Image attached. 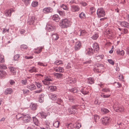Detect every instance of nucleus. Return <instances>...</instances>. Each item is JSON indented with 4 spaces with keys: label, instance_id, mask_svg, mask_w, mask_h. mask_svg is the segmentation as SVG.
<instances>
[{
    "label": "nucleus",
    "instance_id": "36",
    "mask_svg": "<svg viewBox=\"0 0 129 129\" xmlns=\"http://www.w3.org/2000/svg\"><path fill=\"white\" fill-rule=\"evenodd\" d=\"M6 73L5 71L3 70L0 71V77H3L6 76Z\"/></svg>",
    "mask_w": 129,
    "mask_h": 129
},
{
    "label": "nucleus",
    "instance_id": "31",
    "mask_svg": "<svg viewBox=\"0 0 129 129\" xmlns=\"http://www.w3.org/2000/svg\"><path fill=\"white\" fill-rule=\"evenodd\" d=\"M44 94L42 93L40 95V97L39 99V102L42 103L43 102L44 97Z\"/></svg>",
    "mask_w": 129,
    "mask_h": 129
},
{
    "label": "nucleus",
    "instance_id": "59",
    "mask_svg": "<svg viewBox=\"0 0 129 129\" xmlns=\"http://www.w3.org/2000/svg\"><path fill=\"white\" fill-rule=\"evenodd\" d=\"M62 102V100L61 99L58 98L56 103L57 104L60 105L61 104Z\"/></svg>",
    "mask_w": 129,
    "mask_h": 129
},
{
    "label": "nucleus",
    "instance_id": "48",
    "mask_svg": "<svg viewBox=\"0 0 129 129\" xmlns=\"http://www.w3.org/2000/svg\"><path fill=\"white\" fill-rule=\"evenodd\" d=\"M4 56L0 54V63H3L4 62Z\"/></svg>",
    "mask_w": 129,
    "mask_h": 129
},
{
    "label": "nucleus",
    "instance_id": "4",
    "mask_svg": "<svg viewBox=\"0 0 129 129\" xmlns=\"http://www.w3.org/2000/svg\"><path fill=\"white\" fill-rule=\"evenodd\" d=\"M77 105H74L71 107H69L68 109V111L69 114H74L77 112Z\"/></svg>",
    "mask_w": 129,
    "mask_h": 129
},
{
    "label": "nucleus",
    "instance_id": "19",
    "mask_svg": "<svg viewBox=\"0 0 129 129\" xmlns=\"http://www.w3.org/2000/svg\"><path fill=\"white\" fill-rule=\"evenodd\" d=\"M52 19L56 22H58L60 19L59 16L57 14L53 15L52 17Z\"/></svg>",
    "mask_w": 129,
    "mask_h": 129
},
{
    "label": "nucleus",
    "instance_id": "42",
    "mask_svg": "<svg viewBox=\"0 0 129 129\" xmlns=\"http://www.w3.org/2000/svg\"><path fill=\"white\" fill-rule=\"evenodd\" d=\"M62 63V61L60 60H57L55 61L54 62V64L55 65H58Z\"/></svg>",
    "mask_w": 129,
    "mask_h": 129
},
{
    "label": "nucleus",
    "instance_id": "23",
    "mask_svg": "<svg viewBox=\"0 0 129 129\" xmlns=\"http://www.w3.org/2000/svg\"><path fill=\"white\" fill-rule=\"evenodd\" d=\"M44 48V46H41L40 47H37V48L35 49L36 51L35 52V53L38 54L40 53L42 51V49Z\"/></svg>",
    "mask_w": 129,
    "mask_h": 129
},
{
    "label": "nucleus",
    "instance_id": "20",
    "mask_svg": "<svg viewBox=\"0 0 129 129\" xmlns=\"http://www.w3.org/2000/svg\"><path fill=\"white\" fill-rule=\"evenodd\" d=\"M9 69L10 72L11 74L13 75H15L16 73V70L15 68L13 67H9Z\"/></svg>",
    "mask_w": 129,
    "mask_h": 129
},
{
    "label": "nucleus",
    "instance_id": "2",
    "mask_svg": "<svg viewBox=\"0 0 129 129\" xmlns=\"http://www.w3.org/2000/svg\"><path fill=\"white\" fill-rule=\"evenodd\" d=\"M19 119L23 120L24 122H30L31 119V117L28 114H23V116L20 117Z\"/></svg>",
    "mask_w": 129,
    "mask_h": 129
},
{
    "label": "nucleus",
    "instance_id": "37",
    "mask_svg": "<svg viewBox=\"0 0 129 129\" xmlns=\"http://www.w3.org/2000/svg\"><path fill=\"white\" fill-rule=\"evenodd\" d=\"M60 7L64 10L66 11L68 10V7L65 5L62 4V5H61L60 6Z\"/></svg>",
    "mask_w": 129,
    "mask_h": 129
},
{
    "label": "nucleus",
    "instance_id": "64",
    "mask_svg": "<svg viewBox=\"0 0 129 129\" xmlns=\"http://www.w3.org/2000/svg\"><path fill=\"white\" fill-rule=\"evenodd\" d=\"M93 71L94 72H100V71L99 70V69H97L96 67L94 68Z\"/></svg>",
    "mask_w": 129,
    "mask_h": 129
},
{
    "label": "nucleus",
    "instance_id": "15",
    "mask_svg": "<svg viewBox=\"0 0 129 129\" xmlns=\"http://www.w3.org/2000/svg\"><path fill=\"white\" fill-rule=\"evenodd\" d=\"M59 35L56 33L52 34L51 36L52 39L55 41L57 40L59 38Z\"/></svg>",
    "mask_w": 129,
    "mask_h": 129
},
{
    "label": "nucleus",
    "instance_id": "25",
    "mask_svg": "<svg viewBox=\"0 0 129 129\" xmlns=\"http://www.w3.org/2000/svg\"><path fill=\"white\" fill-rule=\"evenodd\" d=\"M81 92L84 95L87 94L89 92L87 88H83L81 90Z\"/></svg>",
    "mask_w": 129,
    "mask_h": 129
},
{
    "label": "nucleus",
    "instance_id": "11",
    "mask_svg": "<svg viewBox=\"0 0 129 129\" xmlns=\"http://www.w3.org/2000/svg\"><path fill=\"white\" fill-rule=\"evenodd\" d=\"M53 11V9L50 7H47L44 8L43 9V12L46 14L51 13Z\"/></svg>",
    "mask_w": 129,
    "mask_h": 129
},
{
    "label": "nucleus",
    "instance_id": "53",
    "mask_svg": "<svg viewBox=\"0 0 129 129\" xmlns=\"http://www.w3.org/2000/svg\"><path fill=\"white\" fill-rule=\"evenodd\" d=\"M22 1L24 3L26 6L29 5L30 3V0H22Z\"/></svg>",
    "mask_w": 129,
    "mask_h": 129
},
{
    "label": "nucleus",
    "instance_id": "45",
    "mask_svg": "<svg viewBox=\"0 0 129 129\" xmlns=\"http://www.w3.org/2000/svg\"><path fill=\"white\" fill-rule=\"evenodd\" d=\"M71 92H73V93H74L75 92H77L78 93V90L77 88L74 87L73 88H72L71 89H70L69 90Z\"/></svg>",
    "mask_w": 129,
    "mask_h": 129
},
{
    "label": "nucleus",
    "instance_id": "26",
    "mask_svg": "<svg viewBox=\"0 0 129 129\" xmlns=\"http://www.w3.org/2000/svg\"><path fill=\"white\" fill-rule=\"evenodd\" d=\"M116 51L117 54L120 55H123L124 53V52L123 50H120L119 49H118L116 50Z\"/></svg>",
    "mask_w": 129,
    "mask_h": 129
},
{
    "label": "nucleus",
    "instance_id": "58",
    "mask_svg": "<svg viewBox=\"0 0 129 129\" xmlns=\"http://www.w3.org/2000/svg\"><path fill=\"white\" fill-rule=\"evenodd\" d=\"M56 12L57 13H59L60 15L62 16L63 15L64 13L62 11H60L58 9H57L56 10Z\"/></svg>",
    "mask_w": 129,
    "mask_h": 129
},
{
    "label": "nucleus",
    "instance_id": "56",
    "mask_svg": "<svg viewBox=\"0 0 129 129\" xmlns=\"http://www.w3.org/2000/svg\"><path fill=\"white\" fill-rule=\"evenodd\" d=\"M7 68V67L6 65L1 64L0 65V69H6Z\"/></svg>",
    "mask_w": 129,
    "mask_h": 129
},
{
    "label": "nucleus",
    "instance_id": "24",
    "mask_svg": "<svg viewBox=\"0 0 129 129\" xmlns=\"http://www.w3.org/2000/svg\"><path fill=\"white\" fill-rule=\"evenodd\" d=\"M48 90L51 91H53L56 90V87L54 86H49L47 88Z\"/></svg>",
    "mask_w": 129,
    "mask_h": 129
},
{
    "label": "nucleus",
    "instance_id": "35",
    "mask_svg": "<svg viewBox=\"0 0 129 129\" xmlns=\"http://www.w3.org/2000/svg\"><path fill=\"white\" fill-rule=\"evenodd\" d=\"M101 111L102 113L104 114H105L108 113L109 111L107 109L105 108H101Z\"/></svg>",
    "mask_w": 129,
    "mask_h": 129
},
{
    "label": "nucleus",
    "instance_id": "44",
    "mask_svg": "<svg viewBox=\"0 0 129 129\" xmlns=\"http://www.w3.org/2000/svg\"><path fill=\"white\" fill-rule=\"evenodd\" d=\"M114 84L117 88H119L121 87V84L118 82H115L114 83Z\"/></svg>",
    "mask_w": 129,
    "mask_h": 129
},
{
    "label": "nucleus",
    "instance_id": "30",
    "mask_svg": "<svg viewBox=\"0 0 129 129\" xmlns=\"http://www.w3.org/2000/svg\"><path fill=\"white\" fill-rule=\"evenodd\" d=\"M33 118L34 123L35 125L37 126L39 125V123L37 118L35 117H33Z\"/></svg>",
    "mask_w": 129,
    "mask_h": 129
},
{
    "label": "nucleus",
    "instance_id": "14",
    "mask_svg": "<svg viewBox=\"0 0 129 129\" xmlns=\"http://www.w3.org/2000/svg\"><path fill=\"white\" fill-rule=\"evenodd\" d=\"M26 88H28L30 90H32L35 89L36 88V87L34 84L31 83L27 85Z\"/></svg>",
    "mask_w": 129,
    "mask_h": 129
},
{
    "label": "nucleus",
    "instance_id": "13",
    "mask_svg": "<svg viewBox=\"0 0 129 129\" xmlns=\"http://www.w3.org/2000/svg\"><path fill=\"white\" fill-rule=\"evenodd\" d=\"M81 43L80 41L77 42L74 46V49L76 50H78L81 47Z\"/></svg>",
    "mask_w": 129,
    "mask_h": 129
},
{
    "label": "nucleus",
    "instance_id": "41",
    "mask_svg": "<svg viewBox=\"0 0 129 129\" xmlns=\"http://www.w3.org/2000/svg\"><path fill=\"white\" fill-rule=\"evenodd\" d=\"M30 69L29 70L30 72H36L37 71L36 69L34 67H30Z\"/></svg>",
    "mask_w": 129,
    "mask_h": 129
},
{
    "label": "nucleus",
    "instance_id": "57",
    "mask_svg": "<svg viewBox=\"0 0 129 129\" xmlns=\"http://www.w3.org/2000/svg\"><path fill=\"white\" fill-rule=\"evenodd\" d=\"M101 96V97L103 98H108L110 96V94H108V95H100Z\"/></svg>",
    "mask_w": 129,
    "mask_h": 129
},
{
    "label": "nucleus",
    "instance_id": "12",
    "mask_svg": "<svg viewBox=\"0 0 129 129\" xmlns=\"http://www.w3.org/2000/svg\"><path fill=\"white\" fill-rule=\"evenodd\" d=\"M92 47L94 52H98L99 50V47L98 44L97 43H95L93 44Z\"/></svg>",
    "mask_w": 129,
    "mask_h": 129
},
{
    "label": "nucleus",
    "instance_id": "22",
    "mask_svg": "<svg viewBox=\"0 0 129 129\" xmlns=\"http://www.w3.org/2000/svg\"><path fill=\"white\" fill-rule=\"evenodd\" d=\"M13 92V90L12 89L10 88H8L5 90V94H11Z\"/></svg>",
    "mask_w": 129,
    "mask_h": 129
},
{
    "label": "nucleus",
    "instance_id": "9",
    "mask_svg": "<svg viewBox=\"0 0 129 129\" xmlns=\"http://www.w3.org/2000/svg\"><path fill=\"white\" fill-rule=\"evenodd\" d=\"M111 120V119L110 118L108 117H105L103 118L102 122L104 125H107L110 122Z\"/></svg>",
    "mask_w": 129,
    "mask_h": 129
},
{
    "label": "nucleus",
    "instance_id": "29",
    "mask_svg": "<svg viewBox=\"0 0 129 129\" xmlns=\"http://www.w3.org/2000/svg\"><path fill=\"white\" fill-rule=\"evenodd\" d=\"M87 83H88L92 84L94 82V80L93 78L90 77L87 79Z\"/></svg>",
    "mask_w": 129,
    "mask_h": 129
},
{
    "label": "nucleus",
    "instance_id": "39",
    "mask_svg": "<svg viewBox=\"0 0 129 129\" xmlns=\"http://www.w3.org/2000/svg\"><path fill=\"white\" fill-rule=\"evenodd\" d=\"M60 124V122L59 121H56L53 123V125L55 127L58 128L59 127Z\"/></svg>",
    "mask_w": 129,
    "mask_h": 129
},
{
    "label": "nucleus",
    "instance_id": "43",
    "mask_svg": "<svg viewBox=\"0 0 129 129\" xmlns=\"http://www.w3.org/2000/svg\"><path fill=\"white\" fill-rule=\"evenodd\" d=\"M102 91L103 92H110V89L109 88L105 87L104 88L102 89Z\"/></svg>",
    "mask_w": 129,
    "mask_h": 129
},
{
    "label": "nucleus",
    "instance_id": "8",
    "mask_svg": "<svg viewBox=\"0 0 129 129\" xmlns=\"http://www.w3.org/2000/svg\"><path fill=\"white\" fill-rule=\"evenodd\" d=\"M46 28L47 31L50 32L55 30V27L54 25L48 23L46 25Z\"/></svg>",
    "mask_w": 129,
    "mask_h": 129
},
{
    "label": "nucleus",
    "instance_id": "21",
    "mask_svg": "<svg viewBox=\"0 0 129 129\" xmlns=\"http://www.w3.org/2000/svg\"><path fill=\"white\" fill-rule=\"evenodd\" d=\"M41 117L44 118H46V117L48 115V114H49V112L47 113H45L43 111H42L39 113Z\"/></svg>",
    "mask_w": 129,
    "mask_h": 129
},
{
    "label": "nucleus",
    "instance_id": "51",
    "mask_svg": "<svg viewBox=\"0 0 129 129\" xmlns=\"http://www.w3.org/2000/svg\"><path fill=\"white\" fill-rule=\"evenodd\" d=\"M38 5V2L37 1H34L31 4V5L33 7H35L37 6Z\"/></svg>",
    "mask_w": 129,
    "mask_h": 129
},
{
    "label": "nucleus",
    "instance_id": "52",
    "mask_svg": "<svg viewBox=\"0 0 129 129\" xmlns=\"http://www.w3.org/2000/svg\"><path fill=\"white\" fill-rule=\"evenodd\" d=\"M80 36H82L85 35L86 33V32L85 30H80Z\"/></svg>",
    "mask_w": 129,
    "mask_h": 129
},
{
    "label": "nucleus",
    "instance_id": "1",
    "mask_svg": "<svg viewBox=\"0 0 129 129\" xmlns=\"http://www.w3.org/2000/svg\"><path fill=\"white\" fill-rule=\"evenodd\" d=\"M71 23L70 21L67 19L62 20L61 21L60 23V26L62 28H66L70 26Z\"/></svg>",
    "mask_w": 129,
    "mask_h": 129
},
{
    "label": "nucleus",
    "instance_id": "6",
    "mask_svg": "<svg viewBox=\"0 0 129 129\" xmlns=\"http://www.w3.org/2000/svg\"><path fill=\"white\" fill-rule=\"evenodd\" d=\"M36 20V18L35 16H30L27 20V24L30 25H34Z\"/></svg>",
    "mask_w": 129,
    "mask_h": 129
},
{
    "label": "nucleus",
    "instance_id": "18",
    "mask_svg": "<svg viewBox=\"0 0 129 129\" xmlns=\"http://www.w3.org/2000/svg\"><path fill=\"white\" fill-rule=\"evenodd\" d=\"M49 96L51 99L54 101L56 100L57 98V95L54 94H49Z\"/></svg>",
    "mask_w": 129,
    "mask_h": 129
},
{
    "label": "nucleus",
    "instance_id": "47",
    "mask_svg": "<svg viewBox=\"0 0 129 129\" xmlns=\"http://www.w3.org/2000/svg\"><path fill=\"white\" fill-rule=\"evenodd\" d=\"M45 125H46V128L47 129H50L49 128L50 123L48 121H46L45 122Z\"/></svg>",
    "mask_w": 129,
    "mask_h": 129
},
{
    "label": "nucleus",
    "instance_id": "49",
    "mask_svg": "<svg viewBox=\"0 0 129 129\" xmlns=\"http://www.w3.org/2000/svg\"><path fill=\"white\" fill-rule=\"evenodd\" d=\"M35 83L37 87L39 88H41L42 86L41 83L39 82H35Z\"/></svg>",
    "mask_w": 129,
    "mask_h": 129
},
{
    "label": "nucleus",
    "instance_id": "46",
    "mask_svg": "<svg viewBox=\"0 0 129 129\" xmlns=\"http://www.w3.org/2000/svg\"><path fill=\"white\" fill-rule=\"evenodd\" d=\"M68 100L69 101L72 102H74V99L73 96L71 95H69L68 96Z\"/></svg>",
    "mask_w": 129,
    "mask_h": 129
},
{
    "label": "nucleus",
    "instance_id": "32",
    "mask_svg": "<svg viewBox=\"0 0 129 129\" xmlns=\"http://www.w3.org/2000/svg\"><path fill=\"white\" fill-rule=\"evenodd\" d=\"M104 57V56L103 55H98L95 56V58L97 60H100L103 59Z\"/></svg>",
    "mask_w": 129,
    "mask_h": 129
},
{
    "label": "nucleus",
    "instance_id": "7",
    "mask_svg": "<svg viewBox=\"0 0 129 129\" xmlns=\"http://www.w3.org/2000/svg\"><path fill=\"white\" fill-rule=\"evenodd\" d=\"M80 7L77 5H72L70 7V10L72 12H77L79 11Z\"/></svg>",
    "mask_w": 129,
    "mask_h": 129
},
{
    "label": "nucleus",
    "instance_id": "28",
    "mask_svg": "<svg viewBox=\"0 0 129 129\" xmlns=\"http://www.w3.org/2000/svg\"><path fill=\"white\" fill-rule=\"evenodd\" d=\"M86 54L88 55H91L93 54V50L92 48H89L87 50Z\"/></svg>",
    "mask_w": 129,
    "mask_h": 129
},
{
    "label": "nucleus",
    "instance_id": "38",
    "mask_svg": "<svg viewBox=\"0 0 129 129\" xmlns=\"http://www.w3.org/2000/svg\"><path fill=\"white\" fill-rule=\"evenodd\" d=\"M20 48L22 50H23L27 49L28 47L27 45L23 44L20 46Z\"/></svg>",
    "mask_w": 129,
    "mask_h": 129
},
{
    "label": "nucleus",
    "instance_id": "33",
    "mask_svg": "<svg viewBox=\"0 0 129 129\" xmlns=\"http://www.w3.org/2000/svg\"><path fill=\"white\" fill-rule=\"evenodd\" d=\"M44 79L45 81L48 82L50 81H52L53 79L50 76H46L44 77Z\"/></svg>",
    "mask_w": 129,
    "mask_h": 129
},
{
    "label": "nucleus",
    "instance_id": "27",
    "mask_svg": "<svg viewBox=\"0 0 129 129\" xmlns=\"http://www.w3.org/2000/svg\"><path fill=\"white\" fill-rule=\"evenodd\" d=\"M53 74L56 78L58 79L61 78L63 76V74L61 73H54Z\"/></svg>",
    "mask_w": 129,
    "mask_h": 129
},
{
    "label": "nucleus",
    "instance_id": "16",
    "mask_svg": "<svg viewBox=\"0 0 129 129\" xmlns=\"http://www.w3.org/2000/svg\"><path fill=\"white\" fill-rule=\"evenodd\" d=\"M54 71L57 72H63L64 71V69L63 68L61 67H55L54 69Z\"/></svg>",
    "mask_w": 129,
    "mask_h": 129
},
{
    "label": "nucleus",
    "instance_id": "5",
    "mask_svg": "<svg viewBox=\"0 0 129 129\" xmlns=\"http://www.w3.org/2000/svg\"><path fill=\"white\" fill-rule=\"evenodd\" d=\"M113 107L114 110L117 112H122L124 110V107L121 105L116 106L115 104H114Z\"/></svg>",
    "mask_w": 129,
    "mask_h": 129
},
{
    "label": "nucleus",
    "instance_id": "55",
    "mask_svg": "<svg viewBox=\"0 0 129 129\" xmlns=\"http://www.w3.org/2000/svg\"><path fill=\"white\" fill-rule=\"evenodd\" d=\"M21 83L22 84L25 85L27 83V80L26 79L22 80H21Z\"/></svg>",
    "mask_w": 129,
    "mask_h": 129
},
{
    "label": "nucleus",
    "instance_id": "50",
    "mask_svg": "<svg viewBox=\"0 0 129 129\" xmlns=\"http://www.w3.org/2000/svg\"><path fill=\"white\" fill-rule=\"evenodd\" d=\"M79 16L80 18L82 19L85 17V14L84 13L82 12L79 14Z\"/></svg>",
    "mask_w": 129,
    "mask_h": 129
},
{
    "label": "nucleus",
    "instance_id": "62",
    "mask_svg": "<svg viewBox=\"0 0 129 129\" xmlns=\"http://www.w3.org/2000/svg\"><path fill=\"white\" fill-rule=\"evenodd\" d=\"M43 83L45 85H48V84H50V82H48L46 81L44 79V80L42 81Z\"/></svg>",
    "mask_w": 129,
    "mask_h": 129
},
{
    "label": "nucleus",
    "instance_id": "17",
    "mask_svg": "<svg viewBox=\"0 0 129 129\" xmlns=\"http://www.w3.org/2000/svg\"><path fill=\"white\" fill-rule=\"evenodd\" d=\"M120 24L122 27L129 28V23L126 22L124 21L121 22Z\"/></svg>",
    "mask_w": 129,
    "mask_h": 129
},
{
    "label": "nucleus",
    "instance_id": "63",
    "mask_svg": "<svg viewBox=\"0 0 129 129\" xmlns=\"http://www.w3.org/2000/svg\"><path fill=\"white\" fill-rule=\"evenodd\" d=\"M94 119L95 121H96L99 119V116L96 115H95L94 116Z\"/></svg>",
    "mask_w": 129,
    "mask_h": 129
},
{
    "label": "nucleus",
    "instance_id": "61",
    "mask_svg": "<svg viewBox=\"0 0 129 129\" xmlns=\"http://www.w3.org/2000/svg\"><path fill=\"white\" fill-rule=\"evenodd\" d=\"M9 82L10 84L12 85H14L15 84V81L13 80H10Z\"/></svg>",
    "mask_w": 129,
    "mask_h": 129
},
{
    "label": "nucleus",
    "instance_id": "34",
    "mask_svg": "<svg viewBox=\"0 0 129 129\" xmlns=\"http://www.w3.org/2000/svg\"><path fill=\"white\" fill-rule=\"evenodd\" d=\"M99 37V35L98 33H95L91 37V38L94 40H96Z\"/></svg>",
    "mask_w": 129,
    "mask_h": 129
},
{
    "label": "nucleus",
    "instance_id": "40",
    "mask_svg": "<svg viewBox=\"0 0 129 129\" xmlns=\"http://www.w3.org/2000/svg\"><path fill=\"white\" fill-rule=\"evenodd\" d=\"M32 105L31 107V109L32 110H35L37 109V104L33 103L31 104Z\"/></svg>",
    "mask_w": 129,
    "mask_h": 129
},
{
    "label": "nucleus",
    "instance_id": "3",
    "mask_svg": "<svg viewBox=\"0 0 129 129\" xmlns=\"http://www.w3.org/2000/svg\"><path fill=\"white\" fill-rule=\"evenodd\" d=\"M96 14L98 15V17L100 18L104 17L106 15V13L103 8H99L97 10Z\"/></svg>",
    "mask_w": 129,
    "mask_h": 129
},
{
    "label": "nucleus",
    "instance_id": "60",
    "mask_svg": "<svg viewBox=\"0 0 129 129\" xmlns=\"http://www.w3.org/2000/svg\"><path fill=\"white\" fill-rule=\"evenodd\" d=\"M91 62L92 61L91 60H90L88 61L84 62L83 63L84 64L88 65L89 64H90Z\"/></svg>",
    "mask_w": 129,
    "mask_h": 129
},
{
    "label": "nucleus",
    "instance_id": "54",
    "mask_svg": "<svg viewBox=\"0 0 129 129\" xmlns=\"http://www.w3.org/2000/svg\"><path fill=\"white\" fill-rule=\"evenodd\" d=\"M81 126V124L79 122H77L76 124L75 128L77 129L79 128Z\"/></svg>",
    "mask_w": 129,
    "mask_h": 129
},
{
    "label": "nucleus",
    "instance_id": "10",
    "mask_svg": "<svg viewBox=\"0 0 129 129\" xmlns=\"http://www.w3.org/2000/svg\"><path fill=\"white\" fill-rule=\"evenodd\" d=\"M15 11V10L12 9H10V10H6L5 12V14L7 17H10L12 13Z\"/></svg>",
    "mask_w": 129,
    "mask_h": 129
}]
</instances>
